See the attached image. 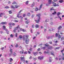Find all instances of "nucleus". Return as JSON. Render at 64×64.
Segmentation results:
<instances>
[{"instance_id":"nucleus-30","label":"nucleus","mask_w":64,"mask_h":64,"mask_svg":"<svg viewBox=\"0 0 64 64\" xmlns=\"http://www.w3.org/2000/svg\"><path fill=\"white\" fill-rule=\"evenodd\" d=\"M10 51L11 54H12V53H13V52H12V49H10Z\"/></svg>"},{"instance_id":"nucleus-48","label":"nucleus","mask_w":64,"mask_h":64,"mask_svg":"<svg viewBox=\"0 0 64 64\" xmlns=\"http://www.w3.org/2000/svg\"><path fill=\"white\" fill-rule=\"evenodd\" d=\"M5 8H6V9H7L8 8H9V6H6L5 7Z\"/></svg>"},{"instance_id":"nucleus-7","label":"nucleus","mask_w":64,"mask_h":64,"mask_svg":"<svg viewBox=\"0 0 64 64\" xmlns=\"http://www.w3.org/2000/svg\"><path fill=\"white\" fill-rule=\"evenodd\" d=\"M6 24H7V22H2L0 23V24H2V25H5Z\"/></svg>"},{"instance_id":"nucleus-15","label":"nucleus","mask_w":64,"mask_h":64,"mask_svg":"<svg viewBox=\"0 0 64 64\" xmlns=\"http://www.w3.org/2000/svg\"><path fill=\"white\" fill-rule=\"evenodd\" d=\"M4 13H1L0 14V17H2V15H4Z\"/></svg>"},{"instance_id":"nucleus-25","label":"nucleus","mask_w":64,"mask_h":64,"mask_svg":"<svg viewBox=\"0 0 64 64\" xmlns=\"http://www.w3.org/2000/svg\"><path fill=\"white\" fill-rule=\"evenodd\" d=\"M59 2H60V3H61L62 2H63L64 1L63 0H60L59 1Z\"/></svg>"},{"instance_id":"nucleus-41","label":"nucleus","mask_w":64,"mask_h":64,"mask_svg":"<svg viewBox=\"0 0 64 64\" xmlns=\"http://www.w3.org/2000/svg\"><path fill=\"white\" fill-rule=\"evenodd\" d=\"M28 3H29V1H27L26 2V5H28Z\"/></svg>"},{"instance_id":"nucleus-20","label":"nucleus","mask_w":64,"mask_h":64,"mask_svg":"<svg viewBox=\"0 0 64 64\" xmlns=\"http://www.w3.org/2000/svg\"><path fill=\"white\" fill-rule=\"evenodd\" d=\"M24 50H22V52H20V54H23V53H24Z\"/></svg>"},{"instance_id":"nucleus-44","label":"nucleus","mask_w":64,"mask_h":64,"mask_svg":"<svg viewBox=\"0 0 64 64\" xmlns=\"http://www.w3.org/2000/svg\"><path fill=\"white\" fill-rule=\"evenodd\" d=\"M22 11H23V10H20V11H19L18 12L19 14H20L21 13V12H22Z\"/></svg>"},{"instance_id":"nucleus-62","label":"nucleus","mask_w":64,"mask_h":64,"mask_svg":"<svg viewBox=\"0 0 64 64\" xmlns=\"http://www.w3.org/2000/svg\"><path fill=\"white\" fill-rule=\"evenodd\" d=\"M53 1L54 2H57V1H58V0H54Z\"/></svg>"},{"instance_id":"nucleus-17","label":"nucleus","mask_w":64,"mask_h":64,"mask_svg":"<svg viewBox=\"0 0 64 64\" xmlns=\"http://www.w3.org/2000/svg\"><path fill=\"white\" fill-rule=\"evenodd\" d=\"M17 30V29L16 28H14V30L13 31V32L16 33V31Z\"/></svg>"},{"instance_id":"nucleus-1","label":"nucleus","mask_w":64,"mask_h":64,"mask_svg":"<svg viewBox=\"0 0 64 64\" xmlns=\"http://www.w3.org/2000/svg\"><path fill=\"white\" fill-rule=\"evenodd\" d=\"M41 15V14H37L36 15V16L38 17V19L37 20H35V21L36 22V23H39V22H40V20L41 19V18H40Z\"/></svg>"},{"instance_id":"nucleus-33","label":"nucleus","mask_w":64,"mask_h":64,"mask_svg":"<svg viewBox=\"0 0 64 64\" xmlns=\"http://www.w3.org/2000/svg\"><path fill=\"white\" fill-rule=\"evenodd\" d=\"M3 28V29H5H5L6 28V26H2Z\"/></svg>"},{"instance_id":"nucleus-42","label":"nucleus","mask_w":64,"mask_h":64,"mask_svg":"<svg viewBox=\"0 0 64 64\" xmlns=\"http://www.w3.org/2000/svg\"><path fill=\"white\" fill-rule=\"evenodd\" d=\"M34 27H35V25L34 24H33L32 25V28H34Z\"/></svg>"},{"instance_id":"nucleus-31","label":"nucleus","mask_w":64,"mask_h":64,"mask_svg":"<svg viewBox=\"0 0 64 64\" xmlns=\"http://www.w3.org/2000/svg\"><path fill=\"white\" fill-rule=\"evenodd\" d=\"M52 10H54V9L53 7L52 8H50V11H51Z\"/></svg>"},{"instance_id":"nucleus-19","label":"nucleus","mask_w":64,"mask_h":64,"mask_svg":"<svg viewBox=\"0 0 64 64\" xmlns=\"http://www.w3.org/2000/svg\"><path fill=\"white\" fill-rule=\"evenodd\" d=\"M26 24H28V23H30V21L29 20H27L26 21Z\"/></svg>"},{"instance_id":"nucleus-57","label":"nucleus","mask_w":64,"mask_h":64,"mask_svg":"<svg viewBox=\"0 0 64 64\" xmlns=\"http://www.w3.org/2000/svg\"><path fill=\"white\" fill-rule=\"evenodd\" d=\"M18 44H16V48H17L18 47Z\"/></svg>"},{"instance_id":"nucleus-35","label":"nucleus","mask_w":64,"mask_h":64,"mask_svg":"<svg viewBox=\"0 0 64 64\" xmlns=\"http://www.w3.org/2000/svg\"><path fill=\"white\" fill-rule=\"evenodd\" d=\"M56 14V12H54V13H52V15H55Z\"/></svg>"},{"instance_id":"nucleus-36","label":"nucleus","mask_w":64,"mask_h":64,"mask_svg":"<svg viewBox=\"0 0 64 64\" xmlns=\"http://www.w3.org/2000/svg\"><path fill=\"white\" fill-rule=\"evenodd\" d=\"M9 14H12V11L10 10L8 11Z\"/></svg>"},{"instance_id":"nucleus-43","label":"nucleus","mask_w":64,"mask_h":64,"mask_svg":"<svg viewBox=\"0 0 64 64\" xmlns=\"http://www.w3.org/2000/svg\"><path fill=\"white\" fill-rule=\"evenodd\" d=\"M18 35V34H17V33H16L15 34V36L16 37H17Z\"/></svg>"},{"instance_id":"nucleus-24","label":"nucleus","mask_w":64,"mask_h":64,"mask_svg":"<svg viewBox=\"0 0 64 64\" xmlns=\"http://www.w3.org/2000/svg\"><path fill=\"white\" fill-rule=\"evenodd\" d=\"M31 15V14H30V13L28 12L27 13V16H30Z\"/></svg>"},{"instance_id":"nucleus-56","label":"nucleus","mask_w":64,"mask_h":64,"mask_svg":"<svg viewBox=\"0 0 64 64\" xmlns=\"http://www.w3.org/2000/svg\"><path fill=\"white\" fill-rule=\"evenodd\" d=\"M9 28L10 29H12V26H9Z\"/></svg>"},{"instance_id":"nucleus-12","label":"nucleus","mask_w":64,"mask_h":64,"mask_svg":"<svg viewBox=\"0 0 64 64\" xmlns=\"http://www.w3.org/2000/svg\"><path fill=\"white\" fill-rule=\"evenodd\" d=\"M35 6V2H34L32 4L31 6V7H34V6Z\"/></svg>"},{"instance_id":"nucleus-38","label":"nucleus","mask_w":64,"mask_h":64,"mask_svg":"<svg viewBox=\"0 0 64 64\" xmlns=\"http://www.w3.org/2000/svg\"><path fill=\"white\" fill-rule=\"evenodd\" d=\"M45 46H46V47H49L50 46L49 44H45Z\"/></svg>"},{"instance_id":"nucleus-26","label":"nucleus","mask_w":64,"mask_h":64,"mask_svg":"<svg viewBox=\"0 0 64 64\" xmlns=\"http://www.w3.org/2000/svg\"><path fill=\"white\" fill-rule=\"evenodd\" d=\"M12 55L14 56H16V53L15 52L13 53L12 54Z\"/></svg>"},{"instance_id":"nucleus-21","label":"nucleus","mask_w":64,"mask_h":64,"mask_svg":"<svg viewBox=\"0 0 64 64\" xmlns=\"http://www.w3.org/2000/svg\"><path fill=\"white\" fill-rule=\"evenodd\" d=\"M13 60V59L12 58H10V60H9V61H10V62H12Z\"/></svg>"},{"instance_id":"nucleus-49","label":"nucleus","mask_w":64,"mask_h":64,"mask_svg":"<svg viewBox=\"0 0 64 64\" xmlns=\"http://www.w3.org/2000/svg\"><path fill=\"white\" fill-rule=\"evenodd\" d=\"M53 53H54V52H51V55H54V54Z\"/></svg>"},{"instance_id":"nucleus-54","label":"nucleus","mask_w":64,"mask_h":64,"mask_svg":"<svg viewBox=\"0 0 64 64\" xmlns=\"http://www.w3.org/2000/svg\"><path fill=\"white\" fill-rule=\"evenodd\" d=\"M23 32H26V30H25L23 29V30L22 31Z\"/></svg>"},{"instance_id":"nucleus-55","label":"nucleus","mask_w":64,"mask_h":64,"mask_svg":"<svg viewBox=\"0 0 64 64\" xmlns=\"http://www.w3.org/2000/svg\"><path fill=\"white\" fill-rule=\"evenodd\" d=\"M26 63H27V64H28V62H28V60H26Z\"/></svg>"},{"instance_id":"nucleus-28","label":"nucleus","mask_w":64,"mask_h":64,"mask_svg":"<svg viewBox=\"0 0 64 64\" xmlns=\"http://www.w3.org/2000/svg\"><path fill=\"white\" fill-rule=\"evenodd\" d=\"M48 49H52V46H49L48 48Z\"/></svg>"},{"instance_id":"nucleus-47","label":"nucleus","mask_w":64,"mask_h":64,"mask_svg":"<svg viewBox=\"0 0 64 64\" xmlns=\"http://www.w3.org/2000/svg\"><path fill=\"white\" fill-rule=\"evenodd\" d=\"M61 40H64V37H62L61 38Z\"/></svg>"},{"instance_id":"nucleus-4","label":"nucleus","mask_w":64,"mask_h":64,"mask_svg":"<svg viewBox=\"0 0 64 64\" xmlns=\"http://www.w3.org/2000/svg\"><path fill=\"white\" fill-rule=\"evenodd\" d=\"M19 7H20L19 6H12L11 7L12 9H16Z\"/></svg>"},{"instance_id":"nucleus-27","label":"nucleus","mask_w":64,"mask_h":64,"mask_svg":"<svg viewBox=\"0 0 64 64\" xmlns=\"http://www.w3.org/2000/svg\"><path fill=\"white\" fill-rule=\"evenodd\" d=\"M33 60L34 61H35V60H37V58H32Z\"/></svg>"},{"instance_id":"nucleus-9","label":"nucleus","mask_w":64,"mask_h":64,"mask_svg":"<svg viewBox=\"0 0 64 64\" xmlns=\"http://www.w3.org/2000/svg\"><path fill=\"white\" fill-rule=\"evenodd\" d=\"M38 52H33V54L34 55V56H36V55H37V54H38Z\"/></svg>"},{"instance_id":"nucleus-29","label":"nucleus","mask_w":64,"mask_h":64,"mask_svg":"<svg viewBox=\"0 0 64 64\" xmlns=\"http://www.w3.org/2000/svg\"><path fill=\"white\" fill-rule=\"evenodd\" d=\"M41 48L42 49H43V50H45V48H46V47H41Z\"/></svg>"},{"instance_id":"nucleus-16","label":"nucleus","mask_w":64,"mask_h":64,"mask_svg":"<svg viewBox=\"0 0 64 64\" xmlns=\"http://www.w3.org/2000/svg\"><path fill=\"white\" fill-rule=\"evenodd\" d=\"M48 4H51L52 2V0H48Z\"/></svg>"},{"instance_id":"nucleus-6","label":"nucleus","mask_w":64,"mask_h":64,"mask_svg":"<svg viewBox=\"0 0 64 64\" xmlns=\"http://www.w3.org/2000/svg\"><path fill=\"white\" fill-rule=\"evenodd\" d=\"M8 25L10 26H14L15 24L13 23H9Z\"/></svg>"},{"instance_id":"nucleus-13","label":"nucleus","mask_w":64,"mask_h":64,"mask_svg":"<svg viewBox=\"0 0 64 64\" xmlns=\"http://www.w3.org/2000/svg\"><path fill=\"white\" fill-rule=\"evenodd\" d=\"M12 4L13 5H17V3H16V2H14L12 3Z\"/></svg>"},{"instance_id":"nucleus-59","label":"nucleus","mask_w":64,"mask_h":64,"mask_svg":"<svg viewBox=\"0 0 64 64\" xmlns=\"http://www.w3.org/2000/svg\"><path fill=\"white\" fill-rule=\"evenodd\" d=\"M60 48V47H56V49H59V48Z\"/></svg>"},{"instance_id":"nucleus-63","label":"nucleus","mask_w":64,"mask_h":64,"mask_svg":"<svg viewBox=\"0 0 64 64\" xmlns=\"http://www.w3.org/2000/svg\"><path fill=\"white\" fill-rule=\"evenodd\" d=\"M44 53H45V54L48 53V52H46V51H45L44 52Z\"/></svg>"},{"instance_id":"nucleus-23","label":"nucleus","mask_w":64,"mask_h":64,"mask_svg":"<svg viewBox=\"0 0 64 64\" xmlns=\"http://www.w3.org/2000/svg\"><path fill=\"white\" fill-rule=\"evenodd\" d=\"M20 15V14H19L18 13V15H17V17H18V18H20V17H21L22 16H20V17H19V16Z\"/></svg>"},{"instance_id":"nucleus-11","label":"nucleus","mask_w":64,"mask_h":64,"mask_svg":"<svg viewBox=\"0 0 64 64\" xmlns=\"http://www.w3.org/2000/svg\"><path fill=\"white\" fill-rule=\"evenodd\" d=\"M24 60V57H22L20 59V60L22 62H23V60Z\"/></svg>"},{"instance_id":"nucleus-34","label":"nucleus","mask_w":64,"mask_h":64,"mask_svg":"<svg viewBox=\"0 0 64 64\" xmlns=\"http://www.w3.org/2000/svg\"><path fill=\"white\" fill-rule=\"evenodd\" d=\"M6 33L7 34H9V31H8L7 30H6Z\"/></svg>"},{"instance_id":"nucleus-40","label":"nucleus","mask_w":64,"mask_h":64,"mask_svg":"<svg viewBox=\"0 0 64 64\" xmlns=\"http://www.w3.org/2000/svg\"><path fill=\"white\" fill-rule=\"evenodd\" d=\"M52 61V60H51L50 59H49V62H51Z\"/></svg>"},{"instance_id":"nucleus-32","label":"nucleus","mask_w":64,"mask_h":64,"mask_svg":"<svg viewBox=\"0 0 64 64\" xmlns=\"http://www.w3.org/2000/svg\"><path fill=\"white\" fill-rule=\"evenodd\" d=\"M61 28H62V27L61 26H60L59 27H58V30H60V29H61Z\"/></svg>"},{"instance_id":"nucleus-8","label":"nucleus","mask_w":64,"mask_h":64,"mask_svg":"<svg viewBox=\"0 0 64 64\" xmlns=\"http://www.w3.org/2000/svg\"><path fill=\"white\" fill-rule=\"evenodd\" d=\"M16 28L17 30L18 29V30H19V29L20 30V29H21L20 27H19V25H18L17 27Z\"/></svg>"},{"instance_id":"nucleus-37","label":"nucleus","mask_w":64,"mask_h":64,"mask_svg":"<svg viewBox=\"0 0 64 64\" xmlns=\"http://www.w3.org/2000/svg\"><path fill=\"white\" fill-rule=\"evenodd\" d=\"M60 12H59L57 14V15L58 16H59V15H60Z\"/></svg>"},{"instance_id":"nucleus-22","label":"nucleus","mask_w":64,"mask_h":64,"mask_svg":"<svg viewBox=\"0 0 64 64\" xmlns=\"http://www.w3.org/2000/svg\"><path fill=\"white\" fill-rule=\"evenodd\" d=\"M19 38L20 39L22 38H23V36H22L21 35H20L19 36Z\"/></svg>"},{"instance_id":"nucleus-58","label":"nucleus","mask_w":64,"mask_h":64,"mask_svg":"<svg viewBox=\"0 0 64 64\" xmlns=\"http://www.w3.org/2000/svg\"><path fill=\"white\" fill-rule=\"evenodd\" d=\"M34 15L33 14H32V18H33L34 17Z\"/></svg>"},{"instance_id":"nucleus-52","label":"nucleus","mask_w":64,"mask_h":64,"mask_svg":"<svg viewBox=\"0 0 64 64\" xmlns=\"http://www.w3.org/2000/svg\"><path fill=\"white\" fill-rule=\"evenodd\" d=\"M46 22H48V21H49V20H48V19H46Z\"/></svg>"},{"instance_id":"nucleus-45","label":"nucleus","mask_w":64,"mask_h":64,"mask_svg":"<svg viewBox=\"0 0 64 64\" xmlns=\"http://www.w3.org/2000/svg\"><path fill=\"white\" fill-rule=\"evenodd\" d=\"M62 60H64V56H62Z\"/></svg>"},{"instance_id":"nucleus-61","label":"nucleus","mask_w":64,"mask_h":64,"mask_svg":"<svg viewBox=\"0 0 64 64\" xmlns=\"http://www.w3.org/2000/svg\"><path fill=\"white\" fill-rule=\"evenodd\" d=\"M10 36L11 37H13V34H11L10 35Z\"/></svg>"},{"instance_id":"nucleus-39","label":"nucleus","mask_w":64,"mask_h":64,"mask_svg":"<svg viewBox=\"0 0 64 64\" xmlns=\"http://www.w3.org/2000/svg\"><path fill=\"white\" fill-rule=\"evenodd\" d=\"M61 36L59 34V35L58 36V39H60V38H61Z\"/></svg>"},{"instance_id":"nucleus-60","label":"nucleus","mask_w":64,"mask_h":64,"mask_svg":"<svg viewBox=\"0 0 64 64\" xmlns=\"http://www.w3.org/2000/svg\"><path fill=\"white\" fill-rule=\"evenodd\" d=\"M23 29H21V28H20V30L21 31H23Z\"/></svg>"},{"instance_id":"nucleus-50","label":"nucleus","mask_w":64,"mask_h":64,"mask_svg":"<svg viewBox=\"0 0 64 64\" xmlns=\"http://www.w3.org/2000/svg\"><path fill=\"white\" fill-rule=\"evenodd\" d=\"M37 50L38 51H40V48H39Z\"/></svg>"},{"instance_id":"nucleus-3","label":"nucleus","mask_w":64,"mask_h":64,"mask_svg":"<svg viewBox=\"0 0 64 64\" xmlns=\"http://www.w3.org/2000/svg\"><path fill=\"white\" fill-rule=\"evenodd\" d=\"M42 4L40 6L39 10L38 9V8L37 7H36V8H35V11H38V10H40L41 8H42Z\"/></svg>"},{"instance_id":"nucleus-46","label":"nucleus","mask_w":64,"mask_h":64,"mask_svg":"<svg viewBox=\"0 0 64 64\" xmlns=\"http://www.w3.org/2000/svg\"><path fill=\"white\" fill-rule=\"evenodd\" d=\"M58 34L57 33H56V37H58Z\"/></svg>"},{"instance_id":"nucleus-51","label":"nucleus","mask_w":64,"mask_h":64,"mask_svg":"<svg viewBox=\"0 0 64 64\" xmlns=\"http://www.w3.org/2000/svg\"><path fill=\"white\" fill-rule=\"evenodd\" d=\"M23 17H25V16H26V14H23L22 15Z\"/></svg>"},{"instance_id":"nucleus-10","label":"nucleus","mask_w":64,"mask_h":64,"mask_svg":"<svg viewBox=\"0 0 64 64\" xmlns=\"http://www.w3.org/2000/svg\"><path fill=\"white\" fill-rule=\"evenodd\" d=\"M25 42H26V44H28V43H29V40H26Z\"/></svg>"},{"instance_id":"nucleus-18","label":"nucleus","mask_w":64,"mask_h":64,"mask_svg":"<svg viewBox=\"0 0 64 64\" xmlns=\"http://www.w3.org/2000/svg\"><path fill=\"white\" fill-rule=\"evenodd\" d=\"M52 4H53L54 6V7H56V3H55L54 2H52Z\"/></svg>"},{"instance_id":"nucleus-64","label":"nucleus","mask_w":64,"mask_h":64,"mask_svg":"<svg viewBox=\"0 0 64 64\" xmlns=\"http://www.w3.org/2000/svg\"><path fill=\"white\" fill-rule=\"evenodd\" d=\"M30 32H31V33H33V31H32V30L31 29Z\"/></svg>"},{"instance_id":"nucleus-14","label":"nucleus","mask_w":64,"mask_h":64,"mask_svg":"<svg viewBox=\"0 0 64 64\" xmlns=\"http://www.w3.org/2000/svg\"><path fill=\"white\" fill-rule=\"evenodd\" d=\"M35 27L36 28H37L39 27V26L38 24H36L35 26Z\"/></svg>"},{"instance_id":"nucleus-53","label":"nucleus","mask_w":64,"mask_h":64,"mask_svg":"<svg viewBox=\"0 0 64 64\" xmlns=\"http://www.w3.org/2000/svg\"><path fill=\"white\" fill-rule=\"evenodd\" d=\"M24 54H27V52H25L24 53Z\"/></svg>"},{"instance_id":"nucleus-2","label":"nucleus","mask_w":64,"mask_h":64,"mask_svg":"<svg viewBox=\"0 0 64 64\" xmlns=\"http://www.w3.org/2000/svg\"><path fill=\"white\" fill-rule=\"evenodd\" d=\"M29 35H26L25 36H23V41H25V40H28V39L29 37Z\"/></svg>"},{"instance_id":"nucleus-5","label":"nucleus","mask_w":64,"mask_h":64,"mask_svg":"<svg viewBox=\"0 0 64 64\" xmlns=\"http://www.w3.org/2000/svg\"><path fill=\"white\" fill-rule=\"evenodd\" d=\"M44 58V57L43 56L41 57L40 56H39L38 57V59H39V60H42V59H43Z\"/></svg>"}]
</instances>
